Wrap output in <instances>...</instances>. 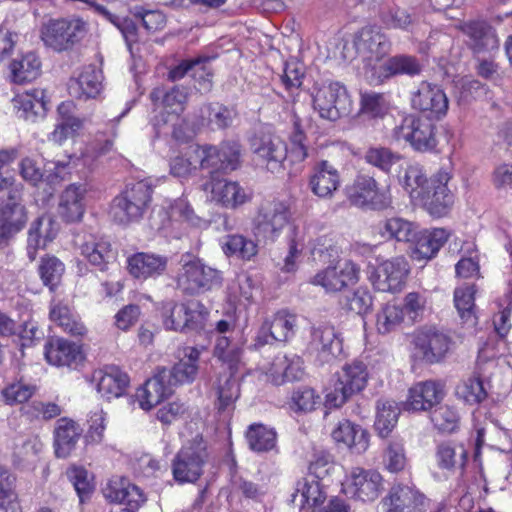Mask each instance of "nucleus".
Here are the masks:
<instances>
[{
  "mask_svg": "<svg viewBox=\"0 0 512 512\" xmlns=\"http://www.w3.org/2000/svg\"><path fill=\"white\" fill-rule=\"evenodd\" d=\"M451 178L448 169L441 168L428 180L420 164L410 163L399 180L412 200L422 203L431 214L440 216L454 202V196L448 187Z\"/></svg>",
  "mask_w": 512,
  "mask_h": 512,
  "instance_id": "f257e3e1",
  "label": "nucleus"
},
{
  "mask_svg": "<svg viewBox=\"0 0 512 512\" xmlns=\"http://www.w3.org/2000/svg\"><path fill=\"white\" fill-rule=\"evenodd\" d=\"M306 136L301 129L298 120L294 121L293 131L289 136V144H286L280 136L272 133H263L254 136L250 141L254 155L275 173L285 168V162L297 164L303 162L307 156Z\"/></svg>",
  "mask_w": 512,
  "mask_h": 512,
  "instance_id": "f03ea898",
  "label": "nucleus"
},
{
  "mask_svg": "<svg viewBox=\"0 0 512 512\" xmlns=\"http://www.w3.org/2000/svg\"><path fill=\"white\" fill-rule=\"evenodd\" d=\"M152 187L146 180L128 184L126 189L114 198L111 216L119 224L139 221L148 209Z\"/></svg>",
  "mask_w": 512,
  "mask_h": 512,
  "instance_id": "7ed1b4c3",
  "label": "nucleus"
},
{
  "mask_svg": "<svg viewBox=\"0 0 512 512\" xmlns=\"http://www.w3.org/2000/svg\"><path fill=\"white\" fill-rule=\"evenodd\" d=\"M209 459L207 441L197 434L185 442L175 455L172 474L178 483H194L203 474L204 465Z\"/></svg>",
  "mask_w": 512,
  "mask_h": 512,
  "instance_id": "20e7f679",
  "label": "nucleus"
},
{
  "mask_svg": "<svg viewBox=\"0 0 512 512\" xmlns=\"http://www.w3.org/2000/svg\"><path fill=\"white\" fill-rule=\"evenodd\" d=\"M220 283V273L202 260L189 255L181 258L176 284L183 293L189 295L204 293L219 286Z\"/></svg>",
  "mask_w": 512,
  "mask_h": 512,
  "instance_id": "39448f33",
  "label": "nucleus"
},
{
  "mask_svg": "<svg viewBox=\"0 0 512 512\" xmlns=\"http://www.w3.org/2000/svg\"><path fill=\"white\" fill-rule=\"evenodd\" d=\"M289 206L278 199L262 201L251 220V231L257 239L275 241L290 221Z\"/></svg>",
  "mask_w": 512,
  "mask_h": 512,
  "instance_id": "423d86ee",
  "label": "nucleus"
},
{
  "mask_svg": "<svg viewBox=\"0 0 512 512\" xmlns=\"http://www.w3.org/2000/svg\"><path fill=\"white\" fill-rule=\"evenodd\" d=\"M207 315L206 307L197 300H191L187 303L166 301L162 303L161 307L164 328L176 332L202 329Z\"/></svg>",
  "mask_w": 512,
  "mask_h": 512,
  "instance_id": "0eeeda50",
  "label": "nucleus"
},
{
  "mask_svg": "<svg viewBox=\"0 0 512 512\" xmlns=\"http://www.w3.org/2000/svg\"><path fill=\"white\" fill-rule=\"evenodd\" d=\"M313 108L321 118L335 121L351 112L352 100L344 84L327 81L314 87Z\"/></svg>",
  "mask_w": 512,
  "mask_h": 512,
  "instance_id": "6e6552de",
  "label": "nucleus"
},
{
  "mask_svg": "<svg viewBox=\"0 0 512 512\" xmlns=\"http://www.w3.org/2000/svg\"><path fill=\"white\" fill-rule=\"evenodd\" d=\"M336 376L332 389L325 395V404L329 408L341 407L352 395L366 387L367 366L361 361H353L345 364Z\"/></svg>",
  "mask_w": 512,
  "mask_h": 512,
  "instance_id": "1a4fd4ad",
  "label": "nucleus"
},
{
  "mask_svg": "<svg viewBox=\"0 0 512 512\" xmlns=\"http://www.w3.org/2000/svg\"><path fill=\"white\" fill-rule=\"evenodd\" d=\"M87 33V23L80 18L53 19L44 23L40 30L41 40L57 52L71 49Z\"/></svg>",
  "mask_w": 512,
  "mask_h": 512,
  "instance_id": "9d476101",
  "label": "nucleus"
},
{
  "mask_svg": "<svg viewBox=\"0 0 512 512\" xmlns=\"http://www.w3.org/2000/svg\"><path fill=\"white\" fill-rule=\"evenodd\" d=\"M153 222L165 236L178 237L175 232L181 222L193 227H202L206 221L197 216L185 198L165 200L153 216Z\"/></svg>",
  "mask_w": 512,
  "mask_h": 512,
  "instance_id": "9b49d317",
  "label": "nucleus"
},
{
  "mask_svg": "<svg viewBox=\"0 0 512 512\" xmlns=\"http://www.w3.org/2000/svg\"><path fill=\"white\" fill-rule=\"evenodd\" d=\"M361 268L351 259L332 261L309 280L313 286L321 287L326 293H338L360 280Z\"/></svg>",
  "mask_w": 512,
  "mask_h": 512,
  "instance_id": "f8f14e48",
  "label": "nucleus"
},
{
  "mask_svg": "<svg viewBox=\"0 0 512 512\" xmlns=\"http://www.w3.org/2000/svg\"><path fill=\"white\" fill-rule=\"evenodd\" d=\"M189 96V90L183 86H173L170 89L156 87L150 93V99L154 104L156 114L151 123L157 136L161 127L166 125L169 117H177L185 110Z\"/></svg>",
  "mask_w": 512,
  "mask_h": 512,
  "instance_id": "ddd939ff",
  "label": "nucleus"
},
{
  "mask_svg": "<svg viewBox=\"0 0 512 512\" xmlns=\"http://www.w3.org/2000/svg\"><path fill=\"white\" fill-rule=\"evenodd\" d=\"M435 129V125L429 119L407 116L393 128L392 137L398 142H409L416 151L430 152L437 146Z\"/></svg>",
  "mask_w": 512,
  "mask_h": 512,
  "instance_id": "4468645a",
  "label": "nucleus"
},
{
  "mask_svg": "<svg viewBox=\"0 0 512 512\" xmlns=\"http://www.w3.org/2000/svg\"><path fill=\"white\" fill-rule=\"evenodd\" d=\"M353 47L363 57L365 74L369 78L371 67L381 64L380 60L389 53L391 43L378 28L364 27L355 35Z\"/></svg>",
  "mask_w": 512,
  "mask_h": 512,
  "instance_id": "2eb2a0df",
  "label": "nucleus"
},
{
  "mask_svg": "<svg viewBox=\"0 0 512 512\" xmlns=\"http://www.w3.org/2000/svg\"><path fill=\"white\" fill-rule=\"evenodd\" d=\"M343 486L345 493L352 498L372 502L383 488V478L376 470L354 467L346 476Z\"/></svg>",
  "mask_w": 512,
  "mask_h": 512,
  "instance_id": "dca6fc26",
  "label": "nucleus"
},
{
  "mask_svg": "<svg viewBox=\"0 0 512 512\" xmlns=\"http://www.w3.org/2000/svg\"><path fill=\"white\" fill-rule=\"evenodd\" d=\"M346 193L350 202L358 207L384 209L391 202L389 191L379 188L375 179L367 175L358 176L353 184L347 187Z\"/></svg>",
  "mask_w": 512,
  "mask_h": 512,
  "instance_id": "f3484780",
  "label": "nucleus"
},
{
  "mask_svg": "<svg viewBox=\"0 0 512 512\" xmlns=\"http://www.w3.org/2000/svg\"><path fill=\"white\" fill-rule=\"evenodd\" d=\"M307 350L320 365L330 363L342 351V341L335 328L329 324L311 327Z\"/></svg>",
  "mask_w": 512,
  "mask_h": 512,
  "instance_id": "a211bd4d",
  "label": "nucleus"
},
{
  "mask_svg": "<svg viewBox=\"0 0 512 512\" xmlns=\"http://www.w3.org/2000/svg\"><path fill=\"white\" fill-rule=\"evenodd\" d=\"M411 337L415 350L429 363L440 361L450 347V338L432 326L417 329Z\"/></svg>",
  "mask_w": 512,
  "mask_h": 512,
  "instance_id": "6ab92c4d",
  "label": "nucleus"
},
{
  "mask_svg": "<svg viewBox=\"0 0 512 512\" xmlns=\"http://www.w3.org/2000/svg\"><path fill=\"white\" fill-rule=\"evenodd\" d=\"M210 200L226 209L236 210L252 200V192L238 182L212 178L205 184Z\"/></svg>",
  "mask_w": 512,
  "mask_h": 512,
  "instance_id": "aec40b11",
  "label": "nucleus"
},
{
  "mask_svg": "<svg viewBox=\"0 0 512 512\" xmlns=\"http://www.w3.org/2000/svg\"><path fill=\"white\" fill-rule=\"evenodd\" d=\"M296 316L286 310H280L264 321L255 337L254 346L260 348L274 341L286 342L294 336Z\"/></svg>",
  "mask_w": 512,
  "mask_h": 512,
  "instance_id": "412c9836",
  "label": "nucleus"
},
{
  "mask_svg": "<svg viewBox=\"0 0 512 512\" xmlns=\"http://www.w3.org/2000/svg\"><path fill=\"white\" fill-rule=\"evenodd\" d=\"M412 107L430 117L441 119L447 114L449 101L440 86L423 81L412 94Z\"/></svg>",
  "mask_w": 512,
  "mask_h": 512,
  "instance_id": "4be33fe9",
  "label": "nucleus"
},
{
  "mask_svg": "<svg viewBox=\"0 0 512 512\" xmlns=\"http://www.w3.org/2000/svg\"><path fill=\"white\" fill-rule=\"evenodd\" d=\"M427 498L415 486L395 485L382 500L384 512H422Z\"/></svg>",
  "mask_w": 512,
  "mask_h": 512,
  "instance_id": "5701e85b",
  "label": "nucleus"
},
{
  "mask_svg": "<svg viewBox=\"0 0 512 512\" xmlns=\"http://www.w3.org/2000/svg\"><path fill=\"white\" fill-rule=\"evenodd\" d=\"M445 396L444 386L435 380L415 383L408 391L404 408L412 412H425L438 405Z\"/></svg>",
  "mask_w": 512,
  "mask_h": 512,
  "instance_id": "b1692460",
  "label": "nucleus"
},
{
  "mask_svg": "<svg viewBox=\"0 0 512 512\" xmlns=\"http://www.w3.org/2000/svg\"><path fill=\"white\" fill-rule=\"evenodd\" d=\"M409 272V266L404 257H395L381 263L372 284L381 292H398L402 289Z\"/></svg>",
  "mask_w": 512,
  "mask_h": 512,
  "instance_id": "393cba45",
  "label": "nucleus"
},
{
  "mask_svg": "<svg viewBox=\"0 0 512 512\" xmlns=\"http://www.w3.org/2000/svg\"><path fill=\"white\" fill-rule=\"evenodd\" d=\"M421 70L422 66L416 57L405 54L396 55L388 58L379 66H372L369 79L372 83L379 84L397 75L413 77L420 74Z\"/></svg>",
  "mask_w": 512,
  "mask_h": 512,
  "instance_id": "a878e982",
  "label": "nucleus"
},
{
  "mask_svg": "<svg viewBox=\"0 0 512 512\" xmlns=\"http://www.w3.org/2000/svg\"><path fill=\"white\" fill-rule=\"evenodd\" d=\"M167 257L148 252H137L127 259L129 274L138 280L161 276L167 268Z\"/></svg>",
  "mask_w": 512,
  "mask_h": 512,
  "instance_id": "bb28decb",
  "label": "nucleus"
},
{
  "mask_svg": "<svg viewBox=\"0 0 512 512\" xmlns=\"http://www.w3.org/2000/svg\"><path fill=\"white\" fill-rule=\"evenodd\" d=\"M65 167L66 164L61 162H49L43 169L36 159L25 157L19 163V173L26 182L34 186L42 180L56 184L63 179L62 172Z\"/></svg>",
  "mask_w": 512,
  "mask_h": 512,
  "instance_id": "cd10ccee",
  "label": "nucleus"
},
{
  "mask_svg": "<svg viewBox=\"0 0 512 512\" xmlns=\"http://www.w3.org/2000/svg\"><path fill=\"white\" fill-rule=\"evenodd\" d=\"M448 238L449 232L443 228L423 230L419 227L418 235L410 244L411 257L418 261L433 258Z\"/></svg>",
  "mask_w": 512,
  "mask_h": 512,
  "instance_id": "c85d7f7f",
  "label": "nucleus"
},
{
  "mask_svg": "<svg viewBox=\"0 0 512 512\" xmlns=\"http://www.w3.org/2000/svg\"><path fill=\"white\" fill-rule=\"evenodd\" d=\"M468 37V46L475 54L491 53L498 50L499 39L495 29L484 21L466 23L463 27Z\"/></svg>",
  "mask_w": 512,
  "mask_h": 512,
  "instance_id": "c756f323",
  "label": "nucleus"
},
{
  "mask_svg": "<svg viewBox=\"0 0 512 512\" xmlns=\"http://www.w3.org/2000/svg\"><path fill=\"white\" fill-rule=\"evenodd\" d=\"M201 154L202 167L235 170L240 160V145L237 142H226L220 148L204 146Z\"/></svg>",
  "mask_w": 512,
  "mask_h": 512,
  "instance_id": "7c9ffc66",
  "label": "nucleus"
},
{
  "mask_svg": "<svg viewBox=\"0 0 512 512\" xmlns=\"http://www.w3.org/2000/svg\"><path fill=\"white\" fill-rule=\"evenodd\" d=\"M333 440L356 454L364 453L369 447V433L350 420H340L331 431Z\"/></svg>",
  "mask_w": 512,
  "mask_h": 512,
  "instance_id": "2f4dec72",
  "label": "nucleus"
},
{
  "mask_svg": "<svg viewBox=\"0 0 512 512\" xmlns=\"http://www.w3.org/2000/svg\"><path fill=\"white\" fill-rule=\"evenodd\" d=\"M93 380L98 393L108 400L122 396L129 384L128 375L114 365L95 371Z\"/></svg>",
  "mask_w": 512,
  "mask_h": 512,
  "instance_id": "473e14b6",
  "label": "nucleus"
},
{
  "mask_svg": "<svg viewBox=\"0 0 512 512\" xmlns=\"http://www.w3.org/2000/svg\"><path fill=\"white\" fill-rule=\"evenodd\" d=\"M167 375L159 370L136 391L135 397L143 410L152 409L172 394L171 385L166 381Z\"/></svg>",
  "mask_w": 512,
  "mask_h": 512,
  "instance_id": "72a5a7b5",
  "label": "nucleus"
},
{
  "mask_svg": "<svg viewBox=\"0 0 512 512\" xmlns=\"http://www.w3.org/2000/svg\"><path fill=\"white\" fill-rule=\"evenodd\" d=\"M200 351L196 347H186L183 358L179 360L171 369L162 368L160 372H166L167 383L174 386L188 384L194 381L198 372V361Z\"/></svg>",
  "mask_w": 512,
  "mask_h": 512,
  "instance_id": "f704fd0d",
  "label": "nucleus"
},
{
  "mask_svg": "<svg viewBox=\"0 0 512 512\" xmlns=\"http://www.w3.org/2000/svg\"><path fill=\"white\" fill-rule=\"evenodd\" d=\"M45 97V91L39 88L16 95L12 103L17 117L25 121L35 122L47 110Z\"/></svg>",
  "mask_w": 512,
  "mask_h": 512,
  "instance_id": "c9c22d12",
  "label": "nucleus"
},
{
  "mask_svg": "<svg viewBox=\"0 0 512 512\" xmlns=\"http://www.w3.org/2000/svg\"><path fill=\"white\" fill-rule=\"evenodd\" d=\"M58 223L49 215L39 217L28 231L27 254L30 260L36 258L37 250L45 248L58 234Z\"/></svg>",
  "mask_w": 512,
  "mask_h": 512,
  "instance_id": "e433bc0d",
  "label": "nucleus"
},
{
  "mask_svg": "<svg viewBox=\"0 0 512 512\" xmlns=\"http://www.w3.org/2000/svg\"><path fill=\"white\" fill-rule=\"evenodd\" d=\"M293 496L300 497L301 512H318L327 497L326 484L304 477L297 482Z\"/></svg>",
  "mask_w": 512,
  "mask_h": 512,
  "instance_id": "4c0bfd02",
  "label": "nucleus"
},
{
  "mask_svg": "<svg viewBox=\"0 0 512 512\" xmlns=\"http://www.w3.org/2000/svg\"><path fill=\"white\" fill-rule=\"evenodd\" d=\"M85 194L86 188L82 184H71L61 193L58 213L65 222L73 223L82 219Z\"/></svg>",
  "mask_w": 512,
  "mask_h": 512,
  "instance_id": "58836bf2",
  "label": "nucleus"
},
{
  "mask_svg": "<svg viewBox=\"0 0 512 512\" xmlns=\"http://www.w3.org/2000/svg\"><path fill=\"white\" fill-rule=\"evenodd\" d=\"M309 186L312 192L320 198H331L340 186L338 170L328 161H321L314 168Z\"/></svg>",
  "mask_w": 512,
  "mask_h": 512,
  "instance_id": "ea45409f",
  "label": "nucleus"
},
{
  "mask_svg": "<svg viewBox=\"0 0 512 512\" xmlns=\"http://www.w3.org/2000/svg\"><path fill=\"white\" fill-rule=\"evenodd\" d=\"M102 79L101 70L94 65L85 66L79 76L70 81L69 93L78 99L95 98L101 92Z\"/></svg>",
  "mask_w": 512,
  "mask_h": 512,
  "instance_id": "a19ab883",
  "label": "nucleus"
},
{
  "mask_svg": "<svg viewBox=\"0 0 512 512\" xmlns=\"http://www.w3.org/2000/svg\"><path fill=\"white\" fill-rule=\"evenodd\" d=\"M45 358L54 366H77L83 355L77 345L64 339H52L45 344Z\"/></svg>",
  "mask_w": 512,
  "mask_h": 512,
  "instance_id": "79ce46f5",
  "label": "nucleus"
},
{
  "mask_svg": "<svg viewBox=\"0 0 512 512\" xmlns=\"http://www.w3.org/2000/svg\"><path fill=\"white\" fill-rule=\"evenodd\" d=\"M104 495L111 502L125 504V508H133L134 511L145 501L142 491L126 479L111 480L104 489Z\"/></svg>",
  "mask_w": 512,
  "mask_h": 512,
  "instance_id": "37998d69",
  "label": "nucleus"
},
{
  "mask_svg": "<svg viewBox=\"0 0 512 512\" xmlns=\"http://www.w3.org/2000/svg\"><path fill=\"white\" fill-rule=\"evenodd\" d=\"M82 429L73 420L61 418L54 430V449L58 458H67L75 450Z\"/></svg>",
  "mask_w": 512,
  "mask_h": 512,
  "instance_id": "c03bdc74",
  "label": "nucleus"
},
{
  "mask_svg": "<svg viewBox=\"0 0 512 512\" xmlns=\"http://www.w3.org/2000/svg\"><path fill=\"white\" fill-rule=\"evenodd\" d=\"M10 201L0 210V244L21 231L27 222L25 207L17 200Z\"/></svg>",
  "mask_w": 512,
  "mask_h": 512,
  "instance_id": "a18cd8bd",
  "label": "nucleus"
},
{
  "mask_svg": "<svg viewBox=\"0 0 512 512\" xmlns=\"http://www.w3.org/2000/svg\"><path fill=\"white\" fill-rule=\"evenodd\" d=\"M401 409L399 404L390 399H380L376 404L374 429L381 438L388 437L396 427Z\"/></svg>",
  "mask_w": 512,
  "mask_h": 512,
  "instance_id": "49530a36",
  "label": "nucleus"
},
{
  "mask_svg": "<svg viewBox=\"0 0 512 512\" xmlns=\"http://www.w3.org/2000/svg\"><path fill=\"white\" fill-rule=\"evenodd\" d=\"M50 320L61 327L64 332L71 335H83L85 326L67 303L61 300H52L49 312Z\"/></svg>",
  "mask_w": 512,
  "mask_h": 512,
  "instance_id": "de8ad7c7",
  "label": "nucleus"
},
{
  "mask_svg": "<svg viewBox=\"0 0 512 512\" xmlns=\"http://www.w3.org/2000/svg\"><path fill=\"white\" fill-rule=\"evenodd\" d=\"M81 254L96 266L100 271H104L107 265L116 259V252L111 244L104 239H94L86 241L81 245Z\"/></svg>",
  "mask_w": 512,
  "mask_h": 512,
  "instance_id": "09e8293b",
  "label": "nucleus"
},
{
  "mask_svg": "<svg viewBox=\"0 0 512 512\" xmlns=\"http://www.w3.org/2000/svg\"><path fill=\"white\" fill-rule=\"evenodd\" d=\"M40 68L41 63L36 54L27 53L10 63V79L16 84L31 82L39 76Z\"/></svg>",
  "mask_w": 512,
  "mask_h": 512,
  "instance_id": "8fccbe9b",
  "label": "nucleus"
},
{
  "mask_svg": "<svg viewBox=\"0 0 512 512\" xmlns=\"http://www.w3.org/2000/svg\"><path fill=\"white\" fill-rule=\"evenodd\" d=\"M419 233V226L401 217H392L380 225V234L398 242H405L409 245L415 240Z\"/></svg>",
  "mask_w": 512,
  "mask_h": 512,
  "instance_id": "3c124183",
  "label": "nucleus"
},
{
  "mask_svg": "<svg viewBox=\"0 0 512 512\" xmlns=\"http://www.w3.org/2000/svg\"><path fill=\"white\" fill-rule=\"evenodd\" d=\"M475 293V286L470 284L459 286L454 291L455 307L463 324L469 327H474L477 324L474 304Z\"/></svg>",
  "mask_w": 512,
  "mask_h": 512,
  "instance_id": "603ef678",
  "label": "nucleus"
},
{
  "mask_svg": "<svg viewBox=\"0 0 512 512\" xmlns=\"http://www.w3.org/2000/svg\"><path fill=\"white\" fill-rule=\"evenodd\" d=\"M436 460L441 469L463 468L467 461V450L462 444L443 442L437 446Z\"/></svg>",
  "mask_w": 512,
  "mask_h": 512,
  "instance_id": "864d4df0",
  "label": "nucleus"
},
{
  "mask_svg": "<svg viewBox=\"0 0 512 512\" xmlns=\"http://www.w3.org/2000/svg\"><path fill=\"white\" fill-rule=\"evenodd\" d=\"M222 249L227 256H236L247 261L258 253V245L253 240L240 234L226 236L222 243Z\"/></svg>",
  "mask_w": 512,
  "mask_h": 512,
  "instance_id": "5fc2aeb1",
  "label": "nucleus"
},
{
  "mask_svg": "<svg viewBox=\"0 0 512 512\" xmlns=\"http://www.w3.org/2000/svg\"><path fill=\"white\" fill-rule=\"evenodd\" d=\"M246 439L251 450L266 452L275 447L276 432L263 424H252L246 432Z\"/></svg>",
  "mask_w": 512,
  "mask_h": 512,
  "instance_id": "6e6d98bb",
  "label": "nucleus"
},
{
  "mask_svg": "<svg viewBox=\"0 0 512 512\" xmlns=\"http://www.w3.org/2000/svg\"><path fill=\"white\" fill-rule=\"evenodd\" d=\"M405 322L402 306L387 303L376 314V329L381 334H388L396 330Z\"/></svg>",
  "mask_w": 512,
  "mask_h": 512,
  "instance_id": "4d7b16f0",
  "label": "nucleus"
},
{
  "mask_svg": "<svg viewBox=\"0 0 512 512\" xmlns=\"http://www.w3.org/2000/svg\"><path fill=\"white\" fill-rule=\"evenodd\" d=\"M234 111L219 105H205L200 108V119L197 121L198 126H204L208 123L215 124L217 128L228 127L234 118Z\"/></svg>",
  "mask_w": 512,
  "mask_h": 512,
  "instance_id": "13d9d810",
  "label": "nucleus"
},
{
  "mask_svg": "<svg viewBox=\"0 0 512 512\" xmlns=\"http://www.w3.org/2000/svg\"><path fill=\"white\" fill-rule=\"evenodd\" d=\"M217 395V407L220 411H225L233 407L235 401L239 398L240 389L238 381L232 373L219 377Z\"/></svg>",
  "mask_w": 512,
  "mask_h": 512,
  "instance_id": "bf43d9fd",
  "label": "nucleus"
},
{
  "mask_svg": "<svg viewBox=\"0 0 512 512\" xmlns=\"http://www.w3.org/2000/svg\"><path fill=\"white\" fill-rule=\"evenodd\" d=\"M455 394L458 399L469 405L479 404L487 395L479 377H469L461 381L456 387Z\"/></svg>",
  "mask_w": 512,
  "mask_h": 512,
  "instance_id": "052dcab7",
  "label": "nucleus"
},
{
  "mask_svg": "<svg viewBox=\"0 0 512 512\" xmlns=\"http://www.w3.org/2000/svg\"><path fill=\"white\" fill-rule=\"evenodd\" d=\"M35 392V385L23 381H13L0 391V395L6 405L13 406L27 402Z\"/></svg>",
  "mask_w": 512,
  "mask_h": 512,
  "instance_id": "680f3d73",
  "label": "nucleus"
},
{
  "mask_svg": "<svg viewBox=\"0 0 512 512\" xmlns=\"http://www.w3.org/2000/svg\"><path fill=\"white\" fill-rule=\"evenodd\" d=\"M383 464L391 473L404 470L407 464V457L402 441L391 440L388 442L383 454Z\"/></svg>",
  "mask_w": 512,
  "mask_h": 512,
  "instance_id": "e2e57ef3",
  "label": "nucleus"
},
{
  "mask_svg": "<svg viewBox=\"0 0 512 512\" xmlns=\"http://www.w3.org/2000/svg\"><path fill=\"white\" fill-rule=\"evenodd\" d=\"M430 418L437 430L446 433L454 432L458 428L460 422L458 412L448 405H442L434 409Z\"/></svg>",
  "mask_w": 512,
  "mask_h": 512,
  "instance_id": "0e129e2a",
  "label": "nucleus"
},
{
  "mask_svg": "<svg viewBox=\"0 0 512 512\" xmlns=\"http://www.w3.org/2000/svg\"><path fill=\"white\" fill-rule=\"evenodd\" d=\"M14 477L0 467V512H18L19 505L13 491Z\"/></svg>",
  "mask_w": 512,
  "mask_h": 512,
  "instance_id": "69168bd1",
  "label": "nucleus"
},
{
  "mask_svg": "<svg viewBox=\"0 0 512 512\" xmlns=\"http://www.w3.org/2000/svg\"><path fill=\"white\" fill-rule=\"evenodd\" d=\"M67 477L72 483L81 503L88 499L93 491L92 478L88 471L79 466L70 467L67 472Z\"/></svg>",
  "mask_w": 512,
  "mask_h": 512,
  "instance_id": "338daca9",
  "label": "nucleus"
},
{
  "mask_svg": "<svg viewBox=\"0 0 512 512\" xmlns=\"http://www.w3.org/2000/svg\"><path fill=\"white\" fill-rule=\"evenodd\" d=\"M361 111L370 117H383L389 109V101L385 94L364 92L361 94Z\"/></svg>",
  "mask_w": 512,
  "mask_h": 512,
  "instance_id": "774afa93",
  "label": "nucleus"
}]
</instances>
